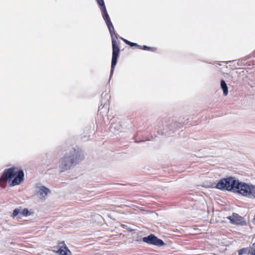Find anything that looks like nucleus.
<instances>
[{"label": "nucleus", "mask_w": 255, "mask_h": 255, "mask_svg": "<svg viewBox=\"0 0 255 255\" xmlns=\"http://www.w3.org/2000/svg\"><path fill=\"white\" fill-rule=\"evenodd\" d=\"M85 156L81 151L71 148L67 151L59 161V168L62 172L70 169L84 159Z\"/></svg>", "instance_id": "obj_1"}, {"label": "nucleus", "mask_w": 255, "mask_h": 255, "mask_svg": "<svg viewBox=\"0 0 255 255\" xmlns=\"http://www.w3.org/2000/svg\"><path fill=\"white\" fill-rule=\"evenodd\" d=\"M103 16L104 19L106 21V24L109 28L110 33L112 38L113 54L111 71V76L114 71V67L117 64V59L119 56L120 49L114 36V35H115L116 38H117V35L115 32L114 27L113 25L112 22L111 21L108 14H106L105 15H103Z\"/></svg>", "instance_id": "obj_2"}, {"label": "nucleus", "mask_w": 255, "mask_h": 255, "mask_svg": "<svg viewBox=\"0 0 255 255\" xmlns=\"http://www.w3.org/2000/svg\"><path fill=\"white\" fill-rule=\"evenodd\" d=\"M14 178L11 182V186L20 184L24 180V173L22 170H18L15 167L8 168L4 171L0 178V182H5L10 180L12 177Z\"/></svg>", "instance_id": "obj_3"}, {"label": "nucleus", "mask_w": 255, "mask_h": 255, "mask_svg": "<svg viewBox=\"0 0 255 255\" xmlns=\"http://www.w3.org/2000/svg\"><path fill=\"white\" fill-rule=\"evenodd\" d=\"M241 182L234 178L229 177L220 180L217 183L216 187L220 190L233 191L238 193Z\"/></svg>", "instance_id": "obj_4"}, {"label": "nucleus", "mask_w": 255, "mask_h": 255, "mask_svg": "<svg viewBox=\"0 0 255 255\" xmlns=\"http://www.w3.org/2000/svg\"><path fill=\"white\" fill-rule=\"evenodd\" d=\"M238 193L246 197L255 199V185L241 182Z\"/></svg>", "instance_id": "obj_5"}, {"label": "nucleus", "mask_w": 255, "mask_h": 255, "mask_svg": "<svg viewBox=\"0 0 255 255\" xmlns=\"http://www.w3.org/2000/svg\"><path fill=\"white\" fill-rule=\"evenodd\" d=\"M142 241L150 245H156L157 246H162L164 245V242L160 239H158L153 235H150L148 237L142 238Z\"/></svg>", "instance_id": "obj_6"}, {"label": "nucleus", "mask_w": 255, "mask_h": 255, "mask_svg": "<svg viewBox=\"0 0 255 255\" xmlns=\"http://www.w3.org/2000/svg\"><path fill=\"white\" fill-rule=\"evenodd\" d=\"M230 221V223L234 225H245L246 221L239 215L233 213L231 216L227 217Z\"/></svg>", "instance_id": "obj_7"}, {"label": "nucleus", "mask_w": 255, "mask_h": 255, "mask_svg": "<svg viewBox=\"0 0 255 255\" xmlns=\"http://www.w3.org/2000/svg\"><path fill=\"white\" fill-rule=\"evenodd\" d=\"M35 192L36 195L40 199H45L48 194L50 193V190L43 186H37L36 187Z\"/></svg>", "instance_id": "obj_8"}, {"label": "nucleus", "mask_w": 255, "mask_h": 255, "mask_svg": "<svg viewBox=\"0 0 255 255\" xmlns=\"http://www.w3.org/2000/svg\"><path fill=\"white\" fill-rule=\"evenodd\" d=\"M56 254L57 255H71L70 251L63 242L58 244Z\"/></svg>", "instance_id": "obj_9"}, {"label": "nucleus", "mask_w": 255, "mask_h": 255, "mask_svg": "<svg viewBox=\"0 0 255 255\" xmlns=\"http://www.w3.org/2000/svg\"><path fill=\"white\" fill-rule=\"evenodd\" d=\"M97 1L99 5L101 6V10L103 13V15H105L106 14H108L104 0H97Z\"/></svg>", "instance_id": "obj_10"}, {"label": "nucleus", "mask_w": 255, "mask_h": 255, "mask_svg": "<svg viewBox=\"0 0 255 255\" xmlns=\"http://www.w3.org/2000/svg\"><path fill=\"white\" fill-rule=\"evenodd\" d=\"M221 87L223 91V94L225 96H227L228 94V89L227 84L225 81L221 80Z\"/></svg>", "instance_id": "obj_11"}, {"label": "nucleus", "mask_w": 255, "mask_h": 255, "mask_svg": "<svg viewBox=\"0 0 255 255\" xmlns=\"http://www.w3.org/2000/svg\"><path fill=\"white\" fill-rule=\"evenodd\" d=\"M30 215V212L28 211V210L26 208L23 209H20V217L22 216H28Z\"/></svg>", "instance_id": "obj_12"}, {"label": "nucleus", "mask_w": 255, "mask_h": 255, "mask_svg": "<svg viewBox=\"0 0 255 255\" xmlns=\"http://www.w3.org/2000/svg\"><path fill=\"white\" fill-rule=\"evenodd\" d=\"M18 215V218H21V217H20V209H15L13 211V212L12 214V217L14 218Z\"/></svg>", "instance_id": "obj_13"}, {"label": "nucleus", "mask_w": 255, "mask_h": 255, "mask_svg": "<svg viewBox=\"0 0 255 255\" xmlns=\"http://www.w3.org/2000/svg\"><path fill=\"white\" fill-rule=\"evenodd\" d=\"M121 126L119 124H113L111 126V129L112 130L113 129L119 130L121 129Z\"/></svg>", "instance_id": "obj_14"}, {"label": "nucleus", "mask_w": 255, "mask_h": 255, "mask_svg": "<svg viewBox=\"0 0 255 255\" xmlns=\"http://www.w3.org/2000/svg\"><path fill=\"white\" fill-rule=\"evenodd\" d=\"M129 45H130V46H137L138 47H140V46L138 45L137 43H133V42H130Z\"/></svg>", "instance_id": "obj_15"}, {"label": "nucleus", "mask_w": 255, "mask_h": 255, "mask_svg": "<svg viewBox=\"0 0 255 255\" xmlns=\"http://www.w3.org/2000/svg\"><path fill=\"white\" fill-rule=\"evenodd\" d=\"M141 49H143V50H150L151 48L148 47L146 46H143L142 47L140 46V47H139Z\"/></svg>", "instance_id": "obj_16"}, {"label": "nucleus", "mask_w": 255, "mask_h": 255, "mask_svg": "<svg viewBox=\"0 0 255 255\" xmlns=\"http://www.w3.org/2000/svg\"><path fill=\"white\" fill-rule=\"evenodd\" d=\"M246 253V251L244 249H242L239 251V255H242L243 254H244Z\"/></svg>", "instance_id": "obj_17"}, {"label": "nucleus", "mask_w": 255, "mask_h": 255, "mask_svg": "<svg viewBox=\"0 0 255 255\" xmlns=\"http://www.w3.org/2000/svg\"><path fill=\"white\" fill-rule=\"evenodd\" d=\"M122 40L127 44L129 45V43H130V41L125 39H124V38H122Z\"/></svg>", "instance_id": "obj_18"}, {"label": "nucleus", "mask_w": 255, "mask_h": 255, "mask_svg": "<svg viewBox=\"0 0 255 255\" xmlns=\"http://www.w3.org/2000/svg\"><path fill=\"white\" fill-rule=\"evenodd\" d=\"M254 255H255V250L254 251Z\"/></svg>", "instance_id": "obj_19"}]
</instances>
